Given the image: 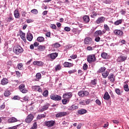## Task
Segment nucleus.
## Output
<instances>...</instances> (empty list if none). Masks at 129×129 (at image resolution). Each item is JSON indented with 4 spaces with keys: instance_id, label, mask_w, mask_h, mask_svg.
<instances>
[{
    "instance_id": "obj_1",
    "label": "nucleus",
    "mask_w": 129,
    "mask_h": 129,
    "mask_svg": "<svg viewBox=\"0 0 129 129\" xmlns=\"http://www.w3.org/2000/svg\"><path fill=\"white\" fill-rule=\"evenodd\" d=\"M13 51L16 55H21L24 52V48L20 45H16L13 47Z\"/></svg>"
},
{
    "instance_id": "obj_2",
    "label": "nucleus",
    "mask_w": 129,
    "mask_h": 129,
    "mask_svg": "<svg viewBox=\"0 0 129 129\" xmlns=\"http://www.w3.org/2000/svg\"><path fill=\"white\" fill-rule=\"evenodd\" d=\"M50 99H52V100H54V101H60V100H61L62 97L61 96H59L58 95H55L53 94H52L50 95Z\"/></svg>"
},
{
    "instance_id": "obj_3",
    "label": "nucleus",
    "mask_w": 129,
    "mask_h": 129,
    "mask_svg": "<svg viewBox=\"0 0 129 129\" xmlns=\"http://www.w3.org/2000/svg\"><path fill=\"white\" fill-rule=\"evenodd\" d=\"M87 61L88 63H92L96 61V57H95V54H90L88 55L87 58Z\"/></svg>"
},
{
    "instance_id": "obj_4",
    "label": "nucleus",
    "mask_w": 129,
    "mask_h": 129,
    "mask_svg": "<svg viewBox=\"0 0 129 129\" xmlns=\"http://www.w3.org/2000/svg\"><path fill=\"white\" fill-rule=\"evenodd\" d=\"M126 59H127V56L124 54H121L117 58V62H124V61Z\"/></svg>"
},
{
    "instance_id": "obj_5",
    "label": "nucleus",
    "mask_w": 129,
    "mask_h": 129,
    "mask_svg": "<svg viewBox=\"0 0 129 129\" xmlns=\"http://www.w3.org/2000/svg\"><path fill=\"white\" fill-rule=\"evenodd\" d=\"M45 125L47 126V127H52L55 124V121L50 120V121H45L44 122Z\"/></svg>"
},
{
    "instance_id": "obj_6",
    "label": "nucleus",
    "mask_w": 129,
    "mask_h": 129,
    "mask_svg": "<svg viewBox=\"0 0 129 129\" xmlns=\"http://www.w3.org/2000/svg\"><path fill=\"white\" fill-rule=\"evenodd\" d=\"M78 94L80 97H84V96L89 95V92H87V91H80L78 92Z\"/></svg>"
},
{
    "instance_id": "obj_7",
    "label": "nucleus",
    "mask_w": 129,
    "mask_h": 129,
    "mask_svg": "<svg viewBox=\"0 0 129 129\" xmlns=\"http://www.w3.org/2000/svg\"><path fill=\"white\" fill-rule=\"evenodd\" d=\"M72 96H73V93L67 92L63 94L62 98H67V99H69V100H70V98H71Z\"/></svg>"
},
{
    "instance_id": "obj_8",
    "label": "nucleus",
    "mask_w": 129,
    "mask_h": 129,
    "mask_svg": "<svg viewBox=\"0 0 129 129\" xmlns=\"http://www.w3.org/2000/svg\"><path fill=\"white\" fill-rule=\"evenodd\" d=\"M84 44L86 45H91L93 44V41H92V39L90 37H86L84 39Z\"/></svg>"
},
{
    "instance_id": "obj_9",
    "label": "nucleus",
    "mask_w": 129,
    "mask_h": 129,
    "mask_svg": "<svg viewBox=\"0 0 129 129\" xmlns=\"http://www.w3.org/2000/svg\"><path fill=\"white\" fill-rule=\"evenodd\" d=\"M34 119V115L32 114H29L25 119L26 122L30 123L32 120Z\"/></svg>"
},
{
    "instance_id": "obj_10",
    "label": "nucleus",
    "mask_w": 129,
    "mask_h": 129,
    "mask_svg": "<svg viewBox=\"0 0 129 129\" xmlns=\"http://www.w3.org/2000/svg\"><path fill=\"white\" fill-rule=\"evenodd\" d=\"M67 115V112H58L55 114V117L57 118L59 117H63V116H66Z\"/></svg>"
},
{
    "instance_id": "obj_11",
    "label": "nucleus",
    "mask_w": 129,
    "mask_h": 129,
    "mask_svg": "<svg viewBox=\"0 0 129 129\" xmlns=\"http://www.w3.org/2000/svg\"><path fill=\"white\" fill-rule=\"evenodd\" d=\"M49 106H50V104L47 103L45 104L40 109V112H43V111H45V110H47L49 108Z\"/></svg>"
},
{
    "instance_id": "obj_12",
    "label": "nucleus",
    "mask_w": 129,
    "mask_h": 129,
    "mask_svg": "<svg viewBox=\"0 0 129 129\" xmlns=\"http://www.w3.org/2000/svg\"><path fill=\"white\" fill-rule=\"evenodd\" d=\"M105 21V18L104 17H99L96 21V24H102Z\"/></svg>"
},
{
    "instance_id": "obj_13",
    "label": "nucleus",
    "mask_w": 129,
    "mask_h": 129,
    "mask_svg": "<svg viewBox=\"0 0 129 129\" xmlns=\"http://www.w3.org/2000/svg\"><path fill=\"white\" fill-rule=\"evenodd\" d=\"M108 78L110 82H114V81H115V77L113 74H110Z\"/></svg>"
},
{
    "instance_id": "obj_14",
    "label": "nucleus",
    "mask_w": 129,
    "mask_h": 129,
    "mask_svg": "<svg viewBox=\"0 0 129 129\" xmlns=\"http://www.w3.org/2000/svg\"><path fill=\"white\" fill-rule=\"evenodd\" d=\"M27 39L29 41V42H31V41L33 40V34L31 33L30 32H28L27 33V36H26Z\"/></svg>"
},
{
    "instance_id": "obj_15",
    "label": "nucleus",
    "mask_w": 129,
    "mask_h": 129,
    "mask_svg": "<svg viewBox=\"0 0 129 129\" xmlns=\"http://www.w3.org/2000/svg\"><path fill=\"white\" fill-rule=\"evenodd\" d=\"M49 57L51 58V60H54V59H56L57 57H58V53H52L50 54H49Z\"/></svg>"
},
{
    "instance_id": "obj_16",
    "label": "nucleus",
    "mask_w": 129,
    "mask_h": 129,
    "mask_svg": "<svg viewBox=\"0 0 129 129\" xmlns=\"http://www.w3.org/2000/svg\"><path fill=\"white\" fill-rule=\"evenodd\" d=\"M114 33L115 35H118L119 36H121L122 35H123V32L120 30L115 29L114 31Z\"/></svg>"
},
{
    "instance_id": "obj_17",
    "label": "nucleus",
    "mask_w": 129,
    "mask_h": 129,
    "mask_svg": "<svg viewBox=\"0 0 129 129\" xmlns=\"http://www.w3.org/2000/svg\"><path fill=\"white\" fill-rule=\"evenodd\" d=\"M18 119L15 117H12L8 119L9 123H13V122H17Z\"/></svg>"
},
{
    "instance_id": "obj_18",
    "label": "nucleus",
    "mask_w": 129,
    "mask_h": 129,
    "mask_svg": "<svg viewBox=\"0 0 129 129\" xmlns=\"http://www.w3.org/2000/svg\"><path fill=\"white\" fill-rule=\"evenodd\" d=\"M36 79H34V81H39L41 78H42V75L40 73L36 74L35 76Z\"/></svg>"
},
{
    "instance_id": "obj_19",
    "label": "nucleus",
    "mask_w": 129,
    "mask_h": 129,
    "mask_svg": "<svg viewBox=\"0 0 129 129\" xmlns=\"http://www.w3.org/2000/svg\"><path fill=\"white\" fill-rule=\"evenodd\" d=\"M9 83V80L7 78H3L1 80V84L2 85H7Z\"/></svg>"
},
{
    "instance_id": "obj_20",
    "label": "nucleus",
    "mask_w": 129,
    "mask_h": 129,
    "mask_svg": "<svg viewBox=\"0 0 129 129\" xmlns=\"http://www.w3.org/2000/svg\"><path fill=\"white\" fill-rule=\"evenodd\" d=\"M34 65H37V66H43L44 65V62L41 61H34L33 62Z\"/></svg>"
},
{
    "instance_id": "obj_21",
    "label": "nucleus",
    "mask_w": 129,
    "mask_h": 129,
    "mask_svg": "<svg viewBox=\"0 0 129 129\" xmlns=\"http://www.w3.org/2000/svg\"><path fill=\"white\" fill-rule=\"evenodd\" d=\"M63 66H64V67L70 68V67H72V66H73V63L68 62H65L63 63Z\"/></svg>"
},
{
    "instance_id": "obj_22",
    "label": "nucleus",
    "mask_w": 129,
    "mask_h": 129,
    "mask_svg": "<svg viewBox=\"0 0 129 129\" xmlns=\"http://www.w3.org/2000/svg\"><path fill=\"white\" fill-rule=\"evenodd\" d=\"M86 112H87V110L86 109H81L79 110H78V113H79V114H85V113H86Z\"/></svg>"
},
{
    "instance_id": "obj_23",
    "label": "nucleus",
    "mask_w": 129,
    "mask_h": 129,
    "mask_svg": "<svg viewBox=\"0 0 129 129\" xmlns=\"http://www.w3.org/2000/svg\"><path fill=\"white\" fill-rule=\"evenodd\" d=\"M14 17L16 19H19L20 18V13H19L18 10H15L14 11Z\"/></svg>"
},
{
    "instance_id": "obj_24",
    "label": "nucleus",
    "mask_w": 129,
    "mask_h": 129,
    "mask_svg": "<svg viewBox=\"0 0 129 129\" xmlns=\"http://www.w3.org/2000/svg\"><path fill=\"white\" fill-rule=\"evenodd\" d=\"M103 98L104 99H105V100H109V99H110V96H109L108 92H106L105 93Z\"/></svg>"
},
{
    "instance_id": "obj_25",
    "label": "nucleus",
    "mask_w": 129,
    "mask_h": 129,
    "mask_svg": "<svg viewBox=\"0 0 129 129\" xmlns=\"http://www.w3.org/2000/svg\"><path fill=\"white\" fill-rule=\"evenodd\" d=\"M76 109H78V106L75 105H73L68 108V110H75Z\"/></svg>"
},
{
    "instance_id": "obj_26",
    "label": "nucleus",
    "mask_w": 129,
    "mask_h": 129,
    "mask_svg": "<svg viewBox=\"0 0 129 129\" xmlns=\"http://www.w3.org/2000/svg\"><path fill=\"white\" fill-rule=\"evenodd\" d=\"M109 75V72H108V71H106L102 73V76L103 78H107V76Z\"/></svg>"
},
{
    "instance_id": "obj_27",
    "label": "nucleus",
    "mask_w": 129,
    "mask_h": 129,
    "mask_svg": "<svg viewBox=\"0 0 129 129\" xmlns=\"http://www.w3.org/2000/svg\"><path fill=\"white\" fill-rule=\"evenodd\" d=\"M20 37L22 39L24 42H26L27 41V40H26V33L21 32L20 33Z\"/></svg>"
},
{
    "instance_id": "obj_28",
    "label": "nucleus",
    "mask_w": 129,
    "mask_h": 129,
    "mask_svg": "<svg viewBox=\"0 0 129 129\" xmlns=\"http://www.w3.org/2000/svg\"><path fill=\"white\" fill-rule=\"evenodd\" d=\"M105 70H106V68H105V67H101L97 71V73H103L104 72H105Z\"/></svg>"
},
{
    "instance_id": "obj_29",
    "label": "nucleus",
    "mask_w": 129,
    "mask_h": 129,
    "mask_svg": "<svg viewBox=\"0 0 129 129\" xmlns=\"http://www.w3.org/2000/svg\"><path fill=\"white\" fill-rule=\"evenodd\" d=\"M101 56L103 59H108V55L106 52H103L101 54Z\"/></svg>"
},
{
    "instance_id": "obj_30",
    "label": "nucleus",
    "mask_w": 129,
    "mask_h": 129,
    "mask_svg": "<svg viewBox=\"0 0 129 129\" xmlns=\"http://www.w3.org/2000/svg\"><path fill=\"white\" fill-rule=\"evenodd\" d=\"M44 117H46V113H44V114H38L37 116L38 119H41L42 118H44Z\"/></svg>"
},
{
    "instance_id": "obj_31",
    "label": "nucleus",
    "mask_w": 129,
    "mask_h": 129,
    "mask_svg": "<svg viewBox=\"0 0 129 129\" xmlns=\"http://www.w3.org/2000/svg\"><path fill=\"white\" fill-rule=\"evenodd\" d=\"M83 20H84V22H85V23H88L90 21L89 16H88L87 15L84 16Z\"/></svg>"
},
{
    "instance_id": "obj_32",
    "label": "nucleus",
    "mask_w": 129,
    "mask_h": 129,
    "mask_svg": "<svg viewBox=\"0 0 129 129\" xmlns=\"http://www.w3.org/2000/svg\"><path fill=\"white\" fill-rule=\"evenodd\" d=\"M43 96L44 97H48L49 95V91L47 90H45L42 93Z\"/></svg>"
},
{
    "instance_id": "obj_33",
    "label": "nucleus",
    "mask_w": 129,
    "mask_h": 129,
    "mask_svg": "<svg viewBox=\"0 0 129 129\" xmlns=\"http://www.w3.org/2000/svg\"><path fill=\"white\" fill-rule=\"evenodd\" d=\"M4 96L8 97L11 95V92L9 90L5 91L4 93Z\"/></svg>"
},
{
    "instance_id": "obj_34",
    "label": "nucleus",
    "mask_w": 129,
    "mask_h": 129,
    "mask_svg": "<svg viewBox=\"0 0 129 129\" xmlns=\"http://www.w3.org/2000/svg\"><path fill=\"white\" fill-rule=\"evenodd\" d=\"M37 40L38 41V42L42 43V42H44V41H45V38L43 37L39 36L37 38Z\"/></svg>"
},
{
    "instance_id": "obj_35",
    "label": "nucleus",
    "mask_w": 129,
    "mask_h": 129,
    "mask_svg": "<svg viewBox=\"0 0 129 129\" xmlns=\"http://www.w3.org/2000/svg\"><path fill=\"white\" fill-rule=\"evenodd\" d=\"M102 34V31L101 30H97L95 32V35H96V36H101Z\"/></svg>"
},
{
    "instance_id": "obj_36",
    "label": "nucleus",
    "mask_w": 129,
    "mask_h": 129,
    "mask_svg": "<svg viewBox=\"0 0 129 129\" xmlns=\"http://www.w3.org/2000/svg\"><path fill=\"white\" fill-rule=\"evenodd\" d=\"M17 67H18L19 70H23V69L24 68V64H23V63H18L17 65Z\"/></svg>"
},
{
    "instance_id": "obj_37",
    "label": "nucleus",
    "mask_w": 129,
    "mask_h": 129,
    "mask_svg": "<svg viewBox=\"0 0 129 129\" xmlns=\"http://www.w3.org/2000/svg\"><path fill=\"white\" fill-rule=\"evenodd\" d=\"M70 100L67 98H64V99L62 100V104H67L69 102Z\"/></svg>"
},
{
    "instance_id": "obj_38",
    "label": "nucleus",
    "mask_w": 129,
    "mask_h": 129,
    "mask_svg": "<svg viewBox=\"0 0 129 129\" xmlns=\"http://www.w3.org/2000/svg\"><path fill=\"white\" fill-rule=\"evenodd\" d=\"M38 49L39 50V51H44V50L46 49V47L43 45H39L38 46Z\"/></svg>"
},
{
    "instance_id": "obj_39",
    "label": "nucleus",
    "mask_w": 129,
    "mask_h": 129,
    "mask_svg": "<svg viewBox=\"0 0 129 129\" xmlns=\"http://www.w3.org/2000/svg\"><path fill=\"white\" fill-rule=\"evenodd\" d=\"M121 23H122V20H121V19H120L119 20L115 21L114 22V25H115V26H118V25H120Z\"/></svg>"
},
{
    "instance_id": "obj_40",
    "label": "nucleus",
    "mask_w": 129,
    "mask_h": 129,
    "mask_svg": "<svg viewBox=\"0 0 129 129\" xmlns=\"http://www.w3.org/2000/svg\"><path fill=\"white\" fill-rule=\"evenodd\" d=\"M123 88H124V90H125V91H126V92H128V91H129L128 85H127V84L124 85L123 86Z\"/></svg>"
},
{
    "instance_id": "obj_41",
    "label": "nucleus",
    "mask_w": 129,
    "mask_h": 129,
    "mask_svg": "<svg viewBox=\"0 0 129 129\" xmlns=\"http://www.w3.org/2000/svg\"><path fill=\"white\" fill-rule=\"evenodd\" d=\"M104 28L107 32H109L110 31V29L109 28V27H108V26L107 24L104 25Z\"/></svg>"
},
{
    "instance_id": "obj_42",
    "label": "nucleus",
    "mask_w": 129,
    "mask_h": 129,
    "mask_svg": "<svg viewBox=\"0 0 129 129\" xmlns=\"http://www.w3.org/2000/svg\"><path fill=\"white\" fill-rule=\"evenodd\" d=\"M26 87V86L25 85V84H21L19 86V89L20 90V91L21 90H22V89H24V88H25Z\"/></svg>"
},
{
    "instance_id": "obj_43",
    "label": "nucleus",
    "mask_w": 129,
    "mask_h": 129,
    "mask_svg": "<svg viewBox=\"0 0 129 129\" xmlns=\"http://www.w3.org/2000/svg\"><path fill=\"white\" fill-rule=\"evenodd\" d=\"M31 13L34 14V15H38V13L39 12H38V10L37 9H33L31 11Z\"/></svg>"
},
{
    "instance_id": "obj_44",
    "label": "nucleus",
    "mask_w": 129,
    "mask_h": 129,
    "mask_svg": "<svg viewBox=\"0 0 129 129\" xmlns=\"http://www.w3.org/2000/svg\"><path fill=\"white\" fill-rule=\"evenodd\" d=\"M12 99H14V100H20V99H21V97L18 95H16L14 96Z\"/></svg>"
},
{
    "instance_id": "obj_45",
    "label": "nucleus",
    "mask_w": 129,
    "mask_h": 129,
    "mask_svg": "<svg viewBox=\"0 0 129 129\" xmlns=\"http://www.w3.org/2000/svg\"><path fill=\"white\" fill-rule=\"evenodd\" d=\"M53 46L54 48H59L60 47H61V44L58 43H56L53 44Z\"/></svg>"
},
{
    "instance_id": "obj_46",
    "label": "nucleus",
    "mask_w": 129,
    "mask_h": 129,
    "mask_svg": "<svg viewBox=\"0 0 129 129\" xmlns=\"http://www.w3.org/2000/svg\"><path fill=\"white\" fill-rule=\"evenodd\" d=\"M61 66L60 64H57L55 67V71H59V70H61Z\"/></svg>"
},
{
    "instance_id": "obj_47",
    "label": "nucleus",
    "mask_w": 129,
    "mask_h": 129,
    "mask_svg": "<svg viewBox=\"0 0 129 129\" xmlns=\"http://www.w3.org/2000/svg\"><path fill=\"white\" fill-rule=\"evenodd\" d=\"M20 92H22V93L25 94L27 93L28 90L25 88L24 89H22V90H20Z\"/></svg>"
},
{
    "instance_id": "obj_48",
    "label": "nucleus",
    "mask_w": 129,
    "mask_h": 129,
    "mask_svg": "<svg viewBox=\"0 0 129 129\" xmlns=\"http://www.w3.org/2000/svg\"><path fill=\"white\" fill-rule=\"evenodd\" d=\"M115 93L118 95H120L121 93H120V90L118 88L115 89Z\"/></svg>"
},
{
    "instance_id": "obj_49",
    "label": "nucleus",
    "mask_w": 129,
    "mask_h": 129,
    "mask_svg": "<svg viewBox=\"0 0 129 129\" xmlns=\"http://www.w3.org/2000/svg\"><path fill=\"white\" fill-rule=\"evenodd\" d=\"M37 126H37V123L34 122V123H33V124L32 127L30 129H36V128H37Z\"/></svg>"
},
{
    "instance_id": "obj_50",
    "label": "nucleus",
    "mask_w": 129,
    "mask_h": 129,
    "mask_svg": "<svg viewBox=\"0 0 129 129\" xmlns=\"http://www.w3.org/2000/svg\"><path fill=\"white\" fill-rule=\"evenodd\" d=\"M95 102H96V104H97L98 105H99V106H100V105H101V102H100V100H99L98 99H96L95 101Z\"/></svg>"
},
{
    "instance_id": "obj_51",
    "label": "nucleus",
    "mask_w": 129,
    "mask_h": 129,
    "mask_svg": "<svg viewBox=\"0 0 129 129\" xmlns=\"http://www.w3.org/2000/svg\"><path fill=\"white\" fill-rule=\"evenodd\" d=\"M87 50H88V51H92L94 50V47L88 46L87 47Z\"/></svg>"
},
{
    "instance_id": "obj_52",
    "label": "nucleus",
    "mask_w": 129,
    "mask_h": 129,
    "mask_svg": "<svg viewBox=\"0 0 129 129\" xmlns=\"http://www.w3.org/2000/svg\"><path fill=\"white\" fill-rule=\"evenodd\" d=\"M50 28L51 29H53L54 30H56L57 29V26L55 24H51Z\"/></svg>"
},
{
    "instance_id": "obj_53",
    "label": "nucleus",
    "mask_w": 129,
    "mask_h": 129,
    "mask_svg": "<svg viewBox=\"0 0 129 129\" xmlns=\"http://www.w3.org/2000/svg\"><path fill=\"white\" fill-rule=\"evenodd\" d=\"M23 100H24V101H26L27 102H28V101H29V96H25L23 98Z\"/></svg>"
},
{
    "instance_id": "obj_54",
    "label": "nucleus",
    "mask_w": 129,
    "mask_h": 129,
    "mask_svg": "<svg viewBox=\"0 0 129 129\" xmlns=\"http://www.w3.org/2000/svg\"><path fill=\"white\" fill-rule=\"evenodd\" d=\"M84 70H87L88 68V66L87 65V64L85 63L83 65V67Z\"/></svg>"
},
{
    "instance_id": "obj_55",
    "label": "nucleus",
    "mask_w": 129,
    "mask_h": 129,
    "mask_svg": "<svg viewBox=\"0 0 129 129\" xmlns=\"http://www.w3.org/2000/svg\"><path fill=\"white\" fill-rule=\"evenodd\" d=\"M119 43H121V44H120V46H121V45H125L126 41L124 40H122L119 41Z\"/></svg>"
},
{
    "instance_id": "obj_56",
    "label": "nucleus",
    "mask_w": 129,
    "mask_h": 129,
    "mask_svg": "<svg viewBox=\"0 0 129 129\" xmlns=\"http://www.w3.org/2000/svg\"><path fill=\"white\" fill-rule=\"evenodd\" d=\"M71 30V28H70V27H64V30H66V32H70Z\"/></svg>"
},
{
    "instance_id": "obj_57",
    "label": "nucleus",
    "mask_w": 129,
    "mask_h": 129,
    "mask_svg": "<svg viewBox=\"0 0 129 129\" xmlns=\"http://www.w3.org/2000/svg\"><path fill=\"white\" fill-rule=\"evenodd\" d=\"M46 37H48V38H50L51 37V32H48L45 34Z\"/></svg>"
},
{
    "instance_id": "obj_58",
    "label": "nucleus",
    "mask_w": 129,
    "mask_h": 129,
    "mask_svg": "<svg viewBox=\"0 0 129 129\" xmlns=\"http://www.w3.org/2000/svg\"><path fill=\"white\" fill-rule=\"evenodd\" d=\"M95 42H99L100 41V38L99 36L96 37L95 38Z\"/></svg>"
},
{
    "instance_id": "obj_59",
    "label": "nucleus",
    "mask_w": 129,
    "mask_h": 129,
    "mask_svg": "<svg viewBox=\"0 0 129 129\" xmlns=\"http://www.w3.org/2000/svg\"><path fill=\"white\" fill-rule=\"evenodd\" d=\"M91 84H92V85H96V82L95 81V79L91 81Z\"/></svg>"
},
{
    "instance_id": "obj_60",
    "label": "nucleus",
    "mask_w": 129,
    "mask_h": 129,
    "mask_svg": "<svg viewBox=\"0 0 129 129\" xmlns=\"http://www.w3.org/2000/svg\"><path fill=\"white\" fill-rule=\"evenodd\" d=\"M97 16V13L96 12H93V14L91 15V18H94V17H96Z\"/></svg>"
},
{
    "instance_id": "obj_61",
    "label": "nucleus",
    "mask_w": 129,
    "mask_h": 129,
    "mask_svg": "<svg viewBox=\"0 0 129 129\" xmlns=\"http://www.w3.org/2000/svg\"><path fill=\"white\" fill-rule=\"evenodd\" d=\"M40 86H34L32 87L33 89H34V90H38V88H39Z\"/></svg>"
},
{
    "instance_id": "obj_62",
    "label": "nucleus",
    "mask_w": 129,
    "mask_h": 129,
    "mask_svg": "<svg viewBox=\"0 0 129 129\" xmlns=\"http://www.w3.org/2000/svg\"><path fill=\"white\" fill-rule=\"evenodd\" d=\"M21 14H22V16L23 17V18H25V17H26V15H27V13H26L25 11L22 12Z\"/></svg>"
},
{
    "instance_id": "obj_63",
    "label": "nucleus",
    "mask_w": 129,
    "mask_h": 129,
    "mask_svg": "<svg viewBox=\"0 0 129 129\" xmlns=\"http://www.w3.org/2000/svg\"><path fill=\"white\" fill-rule=\"evenodd\" d=\"M126 13V12L125 11V10L122 9L121 11H120V14L122 15H125Z\"/></svg>"
},
{
    "instance_id": "obj_64",
    "label": "nucleus",
    "mask_w": 129,
    "mask_h": 129,
    "mask_svg": "<svg viewBox=\"0 0 129 129\" xmlns=\"http://www.w3.org/2000/svg\"><path fill=\"white\" fill-rule=\"evenodd\" d=\"M16 74L17 76H18V77H21V73H20V72L19 71H16Z\"/></svg>"
}]
</instances>
